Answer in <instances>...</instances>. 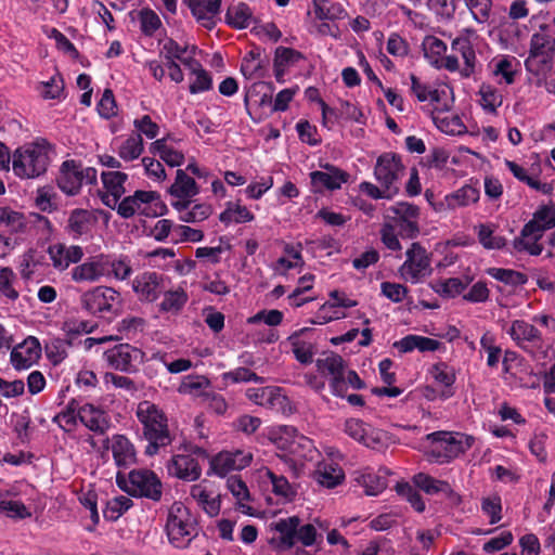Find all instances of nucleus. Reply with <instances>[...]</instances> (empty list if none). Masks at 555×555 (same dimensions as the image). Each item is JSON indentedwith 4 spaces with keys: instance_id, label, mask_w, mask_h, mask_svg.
Here are the masks:
<instances>
[{
    "instance_id": "61",
    "label": "nucleus",
    "mask_w": 555,
    "mask_h": 555,
    "mask_svg": "<svg viewBox=\"0 0 555 555\" xmlns=\"http://www.w3.org/2000/svg\"><path fill=\"white\" fill-rule=\"evenodd\" d=\"M453 210L466 207L470 204L476 203L479 199V191L470 185H465L455 192L448 194Z\"/></svg>"
},
{
    "instance_id": "34",
    "label": "nucleus",
    "mask_w": 555,
    "mask_h": 555,
    "mask_svg": "<svg viewBox=\"0 0 555 555\" xmlns=\"http://www.w3.org/2000/svg\"><path fill=\"white\" fill-rule=\"evenodd\" d=\"M150 153L159 156L170 167H179L184 162V154L177 149L169 138L157 139L150 145Z\"/></svg>"
},
{
    "instance_id": "14",
    "label": "nucleus",
    "mask_w": 555,
    "mask_h": 555,
    "mask_svg": "<svg viewBox=\"0 0 555 555\" xmlns=\"http://www.w3.org/2000/svg\"><path fill=\"white\" fill-rule=\"evenodd\" d=\"M321 168L322 170L312 171L309 175L313 193L339 190L350 178L348 172L334 165L324 164Z\"/></svg>"
},
{
    "instance_id": "41",
    "label": "nucleus",
    "mask_w": 555,
    "mask_h": 555,
    "mask_svg": "<svg viewBox=\"0 0 555 555\" xmlns=\"http://www.w3.org/2000/svg\"><path fill=\"white\" fill-rule=\"evenodd\" d=\"M284 256L280 257L272 266L273 271L279 275H285L288 270L302 267L304 259L301 255V245L286 244L284 246Z\"/></svg>"
},
{
    "instance_id": "19",
    "label": "nucleus",
    "mask_w": 555,
    "mask_h": 555,
    "mask_svg": "<svg viewBox=\"0 0 555 555\" xmlns=\"http://www.w3.org/2000/svg\"><path fill=\"white\" fill-rule=\"evenodd\" d=\"M507 334L518 347L531 354L534 353V349L542 348L541 333L534 325L524 320L513 321L511 327L507 330Z\"/></svg>"
},
{
    "instance_id": "7",
    "label": "nucleus",
    "mask_w": 555,
    "mask_h": 555,
    "mask_svg": "<svg viewBox=\"0 0 555 555\" xmlns=\"http://www.w3.org/2000/svg\"><path fill=\"white\" fill-rule=\"evenodd\" d=\"M116 480L118 486L131 495L145 496L154 501L162 498V482L152 470L134 469L128 477L118 472Z\"/></svg>"
},
{
    "instance_id": "47",
    "label": "nucleus",
    "mask_w": 555,
    "mask_h": 555,
    "mask_svg": "<svg viewBox=\"0 0 555 555\" xmlns=\"http://www.w3.org/2000/svg\"><path fill=\"white\" fill-rule=\"evenodd\" d=\"M191 202L171 203V206L179 212V219L183 222H199L211 215L209 205L197 204L189 208Z\"/></svg>"
},
{
    "instance_id": "53",
    "label": "nucleus",
    "mask_w": 555,
    "mask_h": 555,
    "mask_svg": "<svg viewBox=\"0 0 555 555\" xmlns=\"http://www.w3.org/2000/svg\"><path fill=\"white\" fill-rule=\"evenodd\" d=\"M80 402L76 399H72L54 417L53 422L56 423L63 430L73 431L79 421Z\"/></svg>"
},
{
    "instance_id": "18",
    "label": "nucleus",
    "mask_w": 555,
    "mask_h": 555,
    "mask_svg": "<svg viewBox=\"0 0 555 555\" xmlns=\"http://www.w3.org/2000/svg\"><path fill=\"white\" fill-rule=\"evenodd\" d=\"M345 433L356 441L371 449H379L384 444V431L374 428L359 418L345 422Z\"/></svg>"
},
{
    "instance_id": "22",
    "label": "nucleus",
    "mask_w": 555,
    "mask_h": 555,
    "mask_svg": "<svg viewBox=\"0 0 555 555\" xmlns=\"http://www.w3.org/2000/svg\"><path fill=\"white\" fill-rule=\"evenodd\" d=\"M158 199L153 191H135L117 204V212L122 218H131L135 214H146L147 205Z\"/></svg>"
},
{
    "instance_id": "40",
    "label": "nucleus",
    "mask_w": 555,
    "mask_h": 555,
    "mask_svg": "<svg viewBox=\"0 0 555 555\" xmlns=\"http://www.w3.org/2000/svg\"><path fill=\"white\" fill-rule=\"evenodd\" d=\"M356 480L364 488L367 495H377L387 488V473L383 469L374 472L366 468L360 473Z\"/></svg>"
},
{
    "instance_id": "46",
    "label": "nucleus",
    "mask_w": 555,
    "mask_h": 555,
    "mask_svg": "<svg viewBox=\"0 0 555 555\" xmlns=\"http://www.w3.org/2000/svg\"><path fill=\"white\" fill-rule=\"evenodd\" d=\"M227 489L236 500L238 511L246 515H253V507L247 504L250 493L245 481L238 476H231L227 479Z\"/></svg>"
},
{
    "instance_id": "10",
    "label": "nucleus",
    "mask_w": 555,
    "mask_h": 555,
    "mask_svg": "<svg viewBox=\"0 0 555 555\" xmlns=\"http://www.w3.org/2000/svg\"><path fill=\"white\" fill-rule=\"evenodd\" d=\"M95 178V169L91 167L83 168L75 160H66L60 168L56 182L63 193L75 196L80 192L83 182L92 183Z\"/></svg>"
},
{
    "instance_id": "23",
    "label": "nucleus",
    "mask_w": 555,
    "mask_h": 555,
    "mask_svg": "<svg viewBox=\"0 0 555 555\" xmlns=\"http://www.w3.org/2000/svg\"><path fill=\"white\" fill-rule=\"evenodd\" d=\"M41 348L37 338L29 336L15 346L11 352V362L16 370L31 366L40 357Z\"/></svg>"
},
{
    "instance_id": "1",
    "label": "nucleus",
    "mask_w": 555,
    "mask_h": 555,
    "mask_svg": "<svg viewBox=\"0 0 555 555\" xmlns=\"http://www.w3.org/2000/svg\"><path fill=\"white\" fill-rule=\"evenodd\" d=\"M135 416L143 427V437L149 441L146 454L154 455L159 448L171 443L167 415L158 405L142 401L137 406Z\"/></svg>"
},
{
    "instance_id": "56",
    "label": "nucleus",
    "mask_w": 555,
    "mask_h": 555,
    "mask_svg": "<svg viewBox=\"0 0 555 555\" xmlns=\"http://www.w3.org/2000/svg\"><path fill=\"white\" fill-rule=\"evenodd\" d=\"M164 298L159 305L160 310L165 312H179L188 301V294L182 287L164 291Z\"/></svg>"
},
{
    "instance_id": "52",
    "label": "nucleus",
    "mask_w": 555,
    "mask_h": 555,
    "mask_svg": "<svg viewBox=\"0 0 555 555\" xmlns=\"http://www.w3.org/2000/svg\"><path fill=\"white\" fill-rule=\"evenodd\" d=\"M479 243L486 249H501L506 245L505 237L495 234L496 225L480 223L476 228Z\"/></svg>"
},
{
    "instance_id": "30",
    "label": "nucleus",
    "mask_w": 555,
    "mask_h": 555,
    "mask_svg": "<svg viewBox=\"0 0 555 555\" xmlns=\"http://www.w3.org/2000/svg\"><path fill=\"white\" fill-rule=\"evenodd\" d=\"M491 76L498 85H513L518 74V61L513 56L494 57L489 64Z\"/></svg>"
},
{
    "instance_id": "31",
    "label": "nucleus",
    "mask_w": 555,
    "mask_h": 555,
    "mask_svg": "<svg viewBox=\"0 0 555 555\" xmlns=\"http://www.w3.org/2000/svg\"><path fill=\"white\" fill-rule=\"evenodd\" d=\"M411 92L416 96L420 102H430L434 108L440 112L448 111L449 105L441 103L444 91L433 89L426 83L422 82L414 74L410 75Z\"/></svg>"
},
{
    "instance_id": "63",
    "label": "nucleus",
    "mask_w": 555,
    "mask_h": 555,
    "mask_svg": "<svg viewBox=\"0 0 555 555\" xmlns=\"http://www.w3.org/2000/svg\"><path fill=\"white\" fill-rule=\"evenodd\" d=\"M387 216L392 218L391 222L406 221L409 219H418L420 209L417 206L399 202L387 208Z\"/></svg>"
},
{
    "instance_id": "15",
    "label": "nucleus",
    "mask_w": 555,
    "mask_h": 555,
    "mask_svg": "<svg viewBox=\"0 0 555 555\" xmlns=\"http://www.w3.org/2000/svg\"><path fill=\"white\" fill-rule=\"evenodd\" d=\"M167 278L154 271L138 274L132 281V291L141 301L154 302L166 288Z\"/></svg>"
},
{
    "instance_id": "48",
    "label": "nucleus",
    "mask_w": 555,
    "mask_h": 555,
    "mask_svg": "<svg viewBox=\"0 0 555 555\" xmlns=\"http://www.w3.org/2000/svg\"><path fill=\"white\" fill-rule=\"evenodd\" d=\"M477 95L478 103L480 104L482 109L490 114L496 113V109L503 103V94L499 91L496 87L489 82H482L479 86Z\"/></svg>"
},
{
    "instance_id": "36",
    "label": "nucleus",
    "mask_w": 555,
    "mask_h": 555,
    "mask_svg": "<svg viewBox=\"0 0 555 555\" xmlns=\"http://www.w3.org/2000/svg\"><path fill=\"white\" fill-rule=\"evenodd\" d=\"M451 50L455 54H460L464 61L461 68L463 77H470L475 73L477 57L470 40L466 37H457L451 43Z\"/></svg>"
},
{
    "instance_id": "49",
    "label": "nucleus",
    "mask_w": 555,
    "mask_h": 555,
    "mask_svg": "<svg viewBox=\"0 0 555 555\" xmlns=\"http://www.w3.org/2000/svg\"><path fill=\"white\" fill-rule=\"evenodd\" d=\"M186 68L191 75L189 89L192 94L205 92L211 88V77L197 60L188 61Z\"/></svg>"
},
{
    "instance_id": "9",
    "label": "nucleus",
    "mask_w": 555,
    "mask_h": 555,
    "mask_svg": "<svg viewBox=\"0 0 555 555\" xmlns=\"http://www.w3.org/2000/svg\"><path fill=\"white\" fill-rule=\"evenodd\" d=\"M405 167L400 155L387 152L378 156L374 167V177L379 185L398 194Z\"/></svg>"
},
{
    "instance_id": "24",
    "label": "nucleus",
    "mask_w": 555,
    "mask_h": 555,
    "mask_svg": "<svg viewBox=\"0 0 555 555\" xmlns=\"http://www.w3.org/2000/svg\"><path fill=\"white\" fill-rule=\"evenodd\" d=\"M300 519L297 516L281 518L272 524L273 529L279 533L278 538H273L271 543L279 551H288L296 543L297 527Z\"/></svg>"
},
{
    "instance_id": "42",
    "label": "nucleus",
    "mask_w": 555,
    "mask_h": 555,
    "mask_svg": "<svg viewBox=\"0 0 555 555\" xmlns=\"http://www.w3.org/2000/svg\"><path fill=\"white\" fill-rule=\"evenodd\" d=\"M259 476L263 482L269 481L271 483L272 491L275 495L282 496L287 501H292L295 498V488L283 475H278L266 467L259 470Z\"/></svg>"
},
{
    "instance_id": "27",
    "label": "nucleus",
    "mask_w": 555,
    "mask_h": 555,
    "mask_svg": "<svg viewBox=\"0 0 555 555\" xmlns=\"http://www.w3.org/2000/svg\"><path fill=\"white\" fill-rule=\"evenodd\" d=\"M199 193L195 180L188 176L184 170L176 171L175 182L169 188L171 203L192 202V198Z\"/></svg>"
},
{
    "instance_id": "57",
    "label": "nucleus",
    "mask_w": 555,
    "mask_h": 555,
    "mask_svg": "<svg viewBox=\"0 0 555 555\" xmlns=\"http://www.w3.org/2000/svg\"><path fill=\"white\" fill-rule=\"evenodd\" d=\"M413 483L427 494L448 493L451 491L447 481L438 480L425 473H418L413 477Z\"/></svg>"
},
{
    "instance_id": "4",
    "label": "nucleus",
    "mask_w": 555,
    "mask_h": 555,
    "mask_svg": "<svg viewBox=\"0 0 555 555\" xmlns=\"http://www.w3.org/2000/svg\"><path fill=\"white\" fill-rule=\"evenodd\" d=\"M555 227V207L544 205L539 207L532 219L520 231V235L514 240V248L517 251H527L532 256L541 255L543 246L539 243L546 230Z\"/></svg>"
},
{
    "instance_id": "38",
    "label": "nucleus",
    "mask_w": 555,
    "mask_h": 555,
    "mask_svg": "<svg viewBox=\"0 0 555 555\" xmlns=\"http://www.w3.org/2000/svg\"><path fill=\"white\" fill-rule=\"evenodd\" d=\"M0 227L11 234L28 233V215L9 206L0 207Z\"/></svg>"
},
{
    "instance_id": "16",
    "label": "nucleus",
    "mask_w": 555,
    "mask_h": 555,
    "mask_svg": "<svg viewBox=\"0 0 555 555\" xmlns=\"http://www.w3.org/2000/svg\"><path fill=\"white\" fill-rule=\"evenodd\" d=\"M422 48L425 57L437 68H446L449 72L460 69V62L456 55H444L447 44L436 36H426L423 40Z\"/></svg>"
},
{
    "instance_id": "54",
    "label": "nucleus",
    "mask_w": 555,
    "mask_h": 555,
    "mask_svg": "<svg viewBox=\"0 0 555 555\" xmlns=\"http://www.w3.org/2000/svg\"><path fill=\"white\" fill-rule=\"evenodd\" d=\"M225 18L229 25L238 29L248 27L254 21L250 8L244 2L231 5Z\"/></svg>"
},
{
    "instance_id": "33",
    "label": "nucleus",
    "mask_w": 555,
    "mask_h": 555,
    "mask_svg": "<svg viewBox=\"0 0 555 555\" xmlns=\"http://www.w3.org/2000/svg\"><path fill=\"white\" fill-rule=\"evenodd\" d=\"M314 479L319 485L332 489L344 482L345 473L337 463L332 460H324L318 464Z\"/></svg>"
},
{
    "instance_id": "44",
    "label": "nucleus",
    "mask_w": 555,
    "mask_h": 555,
    "mask_svg": "<svg viewBox=\"0 0 555 555\" xmlns=\"http://www.w3.org/2000/svg\"><path fill=\"white\" fill-rule=\"evenodd\" d=\"M104 276L114 278L118 281H125L132 274V266L126 256L105 255Z\"/></svg>"
},
{
    "instance_id": "39",
    "label": "nucleus",
    "mask_w": 555,
    "mask_h": 555,
    "mask_svg": "<svg viewBox=\"0 0 555 555\" xmlns=\"http://www.w3.org/2000/svg\"><path fill=\"white\" fill-rule=\"evenodd\" d=\"M429 374L435 383L443 387L440 390V399L447 400L454 395L452 386L455 383V373L452 367L440 362L430 367Z\"/></svg>"
},
{
    "instance_id": "6",
    "label": "nucleus",
    "mask_w": 555,
    "mask_h": 555,
    "mask_svg": "<svg viewBox=\"0 0 555 555\" xmlns=\"http://www.w3.org/2000/svg\"><path fill=\"white\" fill-rule=\"evenodd\" d=\"M122 302L121 294L109 286H96L80 296L81 307L98 317L117 314L122 308Z\"/></svg>"
},
{
    "instance_id": "32",
    "label": "nucleus",
    "mask_w": 555,
    "mask_h": 555,
    "mask_svg": "<svg viewBox=\"0 0 555 555\" xmlns=\"http://www.w3.org/2000/svg\"><path fill=\"white\" fill-rule=\"evenodd\" d=\"M95 222L96 218L91 211L76 208L70 211L65 229L73 238H79L88 234Z\"/></svg>"
},
{
    "instance_id": "35",
    "label": "nucleus",
    "mask_w": 555,
    "mask_h": 555,
    "mask_svg": "<svg viewBox=\"0 0 555 555\" xmlns=\"http://www.w3.org/2000/svg\"><path fill=\"white\" fill-rule=\"evenodd\" d=\"M192 14L208 29L215 26L214 16L219 12L221 0H185Z\"/></svg>"
},
{
    "instance_id": "21",
    "label": "nucleus",
    "mask_w": 555,
    "mask_h": 555,
    "mask_svg": "<svg viewBox=\"0 0 555 555\" xmlns=\"http://www.w3.org/2000/svg\"><path fill=\"white\" fill-rule=\"evenodd\" d=\"M105 254L88 258L70 271L72 280L76 283H95L104 278Z\"/></svg>"
},
{
    "instance_id": "8",
    "label": "nucleus",
    "mask_w": 555,
    "mask_h": 555,
    "mask_svg": "<svg viewBox=\"0 0 555 555\" xmlns=\"http://www.w3.org/2000/svg\"><path fill=\"white\" fill-rule=\"evenodd\" d=\"M433 272L431 257L424 246L414 242L405 251V260L399 268L400 276L412 284L420 283Z\"/></svg>"
},
{
    "instance_id": "5",
    "label": "nucleus",
    "mask_w": 555,
    "mask_h": 555,
    "mask_svg": "<svg viewBox=\"0 0 555 555\" xmlns=\"http://www.w3.org/2000/svg\"><path fill=\"white\" fill-rule=\"evenodd\" d=\"M197 521L190 509L181 502H175L167 515L166 532L169 542L178 547H186L197 535Z\"/></svg>"
},
{
    "instance_id": "28",
    "label": "nucleus",
    "mask_w": 555,
    "mask_h": 555,
    "mask_svg": "<svg viewBox=\"0 0 555 555\" xmlns=\"http://www.w3.org/2000/svg\"><path fill=\"white\" fill-rule=\"evenodd\" d=\"M111 443V450L114 462L119 468H128L137 461L134 446L124 435H114L111 439H106Z\"/></svg>"
},
{
    "instance_id": "29",
    "label": "nucleus",
    "mask_w": 555,
    "mask_h": 555,
    "mask_svg": "<svg viewBox=\"0 0 555 555\" xmlns=\"http://www.w3.org/2000/svg\"><path fill=\"white\" fill-rule=\"evenodd\" d=\"M101 179L107 191V194L103 196V202L108 207H115L126 192L125 183L128 176L120 171H103Z\"/></svg>"
},
{
    "instance_id": "51",
    "label": "nucleus",
    "mask_w": 555,
    "mask_h": 555,
    "mask_svg": "<svg viewBox=\"0 0 555 555\" xmlns=\"http://www.w3.org/2000/svg\"><path fill=\"white\" fill-rule=\"evenodd\" d=\"M242 74L248 78H262L266 74L264 62L259 48L250 50L241 64Z\"/></svg>"
},
{
    "instance_id": "11",
    "label": "nucleus",
    "mask_w": 555,
    "mask_h": 555,
    "mask_svg": "<svg viewBox=\"0 0 555 555\" xmlns=\"http://www.w3.org/2000/svg\"><path fill=\"white\" fill-rule=\"evenodd\" d=\"M315 364L319 373L328 378L332 393L336 397H346L345 360L339 354L330 353L319 358Z\"/></svg>"
},
{
    "instance_id": "12",
    "label": "nucleus",
    "mask_w": 555,
    "mask_h": 555,
    "mask_svg": "<svg viewBox=\"0 0 555 555\" xmlns=\"http://www.w3.org/2000/svg\"><path fill=\"white\" fill-rule=\"evenodd\" d=\"M108 365L115 370L132 373L144 361L145 353L129 344H120L104 353Z\"/></svg>"
},
{
    "instance_id": "45",
    "label": "nucleus",
    "mask_w": 555,
    "mask_h": 555,
    "mask_svg": "<svg viewBox=\"0 0 555 555\" xmlns=\"http://www.w3.org/2000/svg\"><path fill=\"white\" fill-rule=\"evenodd\" d=\"M313 14L320 21L335 22L344 20L347 11L334 0H313Z\"/></svg>"
},
{
    "instance_id": "62",
    "label": "nucleus",
    "mask_w": 555,
    "mask_h": 555,
    "mask_svg": "<svg viewBox=\"0 0 555 555\" xmlns=\"http://www.w3.org/2000/svg\"><path fill=\"white\" fill-rule=\"evenodd\" d=\"M219 218L224 223H243L254 220V215L245 206L229 203L227 209L220 214Z\"/></svg>"
},
{
    "instance_id": "55",
    "label": "nucleus",
    "mask_w": 555,
    "mask_h": 555,
    "mask_svg": "<svg viewBox=\"0 0 555 555\" xmlns=\"http://www.w3.org/2000/svg\"><path fill=\"white\" fill-rule=\"evenodd\" d=\"M554 55H528L525 61L526 69L538 77L537 85H542V78H545L553 68Z\"/></svg>"
},
{
    "instance_id": "13",
    "label": "nucleus",
    "mask_w": 555,
    "mask_h": 555,
    "mask_svg": "<svg viewBox=\"0 0 555 555\" xmlns=\"http://www.w3.org/2000/svg\"><path fill=\"white\" fill-rule=\"evenodd\" d=\"M253 457L251 451L246 449L221 451L210 460V470L217 476L224 477L233 470L249 466Z\"/></svg>"
},
{
    "instance_id": "3",
    "label": "nucleus",
    "mask_w": 555,
    "mask_h": 555,
    "mask_svg": "<svg viewBox=\"0 0 555 555\" xmlns=\"http://www.w3.org/2000/svg\"><path fill=\"white\" fill-rule=\"evenodd\" d=\"M428 446L425 455L431 463H450L461 454L469 450L475 438L462 433L435 431L425 437Z\"/></svg>"
},
{
    "instance_id": "59",
    "label": "nucleus",
    "mask_w": 555,
    "mask_h": 555,
    "mask_svg": "<svg viewBox=\"0 0 555 555\" xmlns=\"http://www.w3.org/2000/svg\"><path fill=\"white\" fill-rule=\"evenodd\" d=\"M144 151L143 139L140 134L129 135L118 147V155L125 162L139 158Z\"/></svg>"
},
{
    "instance_id": "43",
    "label": "nucleus",
    "mask_w": 555,
    "mask_h": 555,
    "mask_svg": "<svg viewBox=\"0 0 555 555\" xmlns=\"http://www.w3.org/2000/svg\"><path fill=\"white\" fill-rule=\"evenodd\" d=\"M439 346L440 343L438 340L420 335H408L393 344V347L403 353L415 349L422 352L436 351Z\"/></svg>"
},
{
    "instance_id": "37",
    "label": "nucleus",
    "mask_w": 555,
    "mask_h": 555,
    "mask_svg": "<svg viewBox=\"0 0 555 555\" xmlns=\"http://www.w3.org/2000/svg\"><path fill=\"white\" fill-rule=\"evenodd\" d=\"M190 495L209 516L218 515L220 511L219 494L208 489L206 485H193Z\"/></svg>"
},
{
    "instance_id": "2",
    "label": "nucleus",
    "mask_w": 555,
    "mask_h": 555,
    "mask_svg": "<svg viewBox=\"0 0 555 555\" xmlns=\"http://www.w3.org/2000/svg\"><path fill=\"white\" fill-rule=\"evenodd\" d=\"M53 154L54 150L47 140H37L14 152L12 169L22 179L38 178L47 171Z\"/></svg>"
},
{
    "instance_id": "17",
    "label": "nucleus",
    "mask_w": 555,
    "mask_h": 555,
    "mask_svg": "<svg viewBox=\"0 0 555 555\" xmlns=\"http://www.w3.org/2000/svg\"><path fill=\"white\" fill-rule=\"evenodd\" d=\"M247 398L254 403L279 413L291 411L288 398L279 387L248 388Z\"/></svg>"
},
{
    "instance_id": "50",
    "label": "nucleus",
    "mask_w": 555,
    "mask_h": 555,
    "mask_svg": "<svg viewBox=\"0 0 555 555\" xmlns=\"http://www.w3.org/2000/svg\"><path fill=\"white\" fill-rule=\"evenodd\" d=\"M195 48H189L188 46H181L172 39H168L163 43L160 54L165 61H179L184 67H186L188 61H195L193 53Z\"/></svg>"
},
{
    "instance_id": "25",
    "label": "nucleus",
    "mask_w": 555,
    "mask_h": 555,
    "mask_svg": "<svg viewBox=\"0 0 555 555\" xmlns=\"http://www.w3.org/2000/svg\"><path fill=\"white\" fill-rule=\"evenodd\" d=\"M48 255L54 269L64 271L72 263H77L82 259L83 250L77 245L65 246L57 243L48 247Z\"/></svg>"
},
{
    "instance_id": "60",
    "label": "nucleus",
    "mask_w": 555,
    "mask_h": 555,
    "mask_svg": "<svg viewBox=\"0 0 555 555\" xmlns=\"http://www.w3.org/2000/svg\"><path fill=\"white\" fill-rule=\"evenodd\" d=\"M555 39L544 31L535 33L531 37L529 55H554Z\"/></svg>"
},
{
    "instance_id": "64",
    "label": "nucleus",
    "mask_w": 555,
    "mask_h": 555,
    "mask_svg": "<svg viewBox=\"0 0 555 555\" xmlns=\"http://www.w3.org/2000/svg\"><path fill=\"white\" fill-rule=\"evenodd\" d=\"M131 506V500L127 496L120 495L107 501L103 509L105 519L114 521L117 520Z\"/></svg>"
},
{
    "instance_id": "58",
    "label": "nucleus",
    "mask_w": 555,
    "mask_h": 555,
    "mask_svg": "<svg viewBox=\"0 0 555 555\" xmlns=\"http://www.w3.org/2000/svg\"><path fill=\"white\" fill-rule=\"evenodd\" d=\"M306 330H300L288 337V343L292 347V351L295 358L304 364L312 362L313 358V346L311 343L305 341L300 338L301 333Z\"/></svg>"
},
{
    "instance_id": "20",
    "label": "nucleus",
    "mask_w": 555,
    "mask_h": 555,
    "mask_svg": "<svg viewBox=\"0 0 555 555\" xmlns=\"http://www.w3.org/2000/svg\"><path fill=\"white\" fill-rule=\"evenodd\" d=\"M79 422L96 435H104L111 427V418L107 412L92 403L79 405Z\"/></svg>"
},
{
    "instance_id": "26",
    "label": "nucleus",
    "mask_w": 555,
    "mask_h": 555,
    "mask_svg": "<svg viewBox=\"0 0 555 555\" xmlns=\"http://www.w3.org/2000/svg\"><path fill=\"white\" fill-rule=\"evenodd\" d=\"M168 473L183 480L193 481L201 476V466L191 454H177L167 465Z\"/></svg>"
}]
</instances>
